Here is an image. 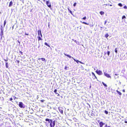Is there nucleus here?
Wrapping results in <instances>:
<instances>
[{"mask_svg": "<svg viewBox=\"0 0 127 127\" xmlns=\"http://www.w3.org/2000/svg\"><path fill=\"white\" fill-rule=\"evenodd\" d=\"M9 99L10 101H12L13 100V99L12 97L10 98Z\"/></svg>", "mask_w": 127, "mask_h": 127, "instance_id": "obj_36", "label": "nucleus"}, {"mask_svg": "<svg viewBox=\"0 0 127 127\" xmlns=\"http://www.w3.org/2000/svg\"><path fill=\"white\" fill-rule=\"evenodd\" d=\"M44 44L49 47H50V45H48L46 42Z\"/></svg>", "mask_w": 127, "mask_h": 127, "instance_id": "obj_20", "label": "nucleus"}, {"mask_svg": "<svg viewBox=\"0 0 127 127\" xmlns=\"http://www.w3.org/2000/svg\"><path fill=\"white\" fill-rule=\"evenodd\" d=\"M107 5V4H106V5Z\"/></svg>", "mask_w": 127, "mask_h": 127, "instance_id": "obj_53", "label": "nucleus"}, {"mask_svg": "<svg viewBox=\"0 0 127 127\" xmlns=\"http://www.w3.org/2000/svg\"><path fill=\"white\" fill-rule=\"evenodd\" d=\"M18 42L19 43H20V42H19V41H18Z\"/></svg>", "mask_w": 127, "mask_h": 127, "instance_id": "obj_51", "label": "nucleus"}, {"mask_svg": "<svg viewBox=\"0 0 127 127\" xmlns=\"http://www.w3.org/2000/svg\"><path fill=\"white\" fill-rule=\"evenodd\" d=\"M122 91L123 92H125V90L124 89L122 90Z\"/></svg>", "mask_w": 127, "mask_h": 127, "instance_id": "obj_44", "label": "nucleus"}, {"mask_svg": "<svg viewBox=\"0 0 127 127\" xmlns=\"http://www.w3.org/2000/svg\"><path fill=\"white\" fill-rule=\"evenodd\" d=\"M23 104L22 102H19V106L21 108H24V107H23Z\"/></svg>", "mask_w": 127, "mask_h": 127, "instance_id": "obj_5", "label": "nucleus"}, {"mask_svg": "<svg viewBox=\"0 0 127 127\" xmlns=\"http://www.w3.org/2000/svg\"><path fill=\"white\" fill-rule=\"evenodd\" d=\"M1 93L0 92V94Z\"/></svg>", "mask_w": 127, "mask_h": 127, "instance_id": "obj_55", "label": "nucleus"}, {"mask_svg": "<svg viewBox=\"0 0 127 127\" xmlns=\"http://www.w3.org/2000/svg\"><path fill=\"white\" fill-rule=\"evenodd\" d=\"M3 31L2 29L1 30V33H0V35L1 36V38H0V39L2 40V37H3Z\"/></svg>", "mask_w": 127, "mask_h": 127, "instance_id": "obj_6", "label": "nucleus"}, {"mask_svg": "<svg viewBox=\"0 0 127 127\" xmlns=\"http://www.w3.org/2000/svg\"><path fill=\"white\" fill-rule=\"evenodd\" d=\"M102 84L105 86V87H107V86L106 84H105L103 82H102Z\"/></svg>", "mask_w": 127, "mask_h": 127, "instance_id": "obj_23", "label": "nucleus"}, {"mask_svg": "<svg viewBox=\"0 0 127 127\" xmlns=\"http://www.w3.org/2000/svg\"><path fill=\"white\" fill-rule=\"evenodd\" d=\"M38 32V36H40H40H41V37H42V35L41 33V31L40 30H38L37 31Z\"/></svg>", "mask_w": 127, "mask_h": 127, "instance_id": "obj_7", "label": "nucleus"}, {"mask_svg": "<svg viewBox=\"0 0 127 127\" xmlns=\"http://www.w3.org/2000/svg\"><path fill=\"white\" fill-rule=\"evenodd\" d=\"M19 53H20L21 54V55H23V52H21V51H20L19 52Z\"/></svg>", "mask_w": 127, "mask_h": 127, "instance_id": "obj_37", "label": "nucleus"}, {"mask_svg": "<svg viewBox=\"0 0 127 127\" xmlns=\"http://www.w3.org/2000/svg\"><path fill=\"white\" fill-rule=\"evenodd\" d=\"M13 97L14 100H15V99L16 98V97L15 96H13Z\"/></svg>", "mask_w": 127, "mask_h": 127, "instance_id": "obj_34", "label": "nucleus"}, {"mask_svg": "<svg viewBox=\"0 0 127 127\" xmlns=\"http://www.w3.org/2000/svg\"><path fill=\"white\" fill-rule=\"evenodd\" d=\"M118 5L120 7H122L123 6L122 4L121 3H118Z\"/></svg>", "mask_w": 127, "mask_h": 127, "instance_id": "obj_24", "label": "nucleus"}, {"mask_svg": "<svg viewBox=\"0 0 127 127\" xmlns=\"http://www.w3.org/2000/svg\"><path fill=\"white\" fill-rule=\"evenodd\" d=\"M74 60L75 62H76L77 63H78V62H79L81 64H83V63L81 62V61H79L78 60H76L74 59H73Z\"/></svg>", "mask_w": 127, "mask_h": 127, "instance_id": "obj_13", "label": "nucleus"}, {"mask_svg": "<svg viewBox=\"0 0 127 127\" xmlns=\"http://www.w3.org/2000/svg\"><path fill=\"white\" fill-rule=\"evenodd\" d=\"M55 121L52 122V120L50 123V127H54L55 125Z\"/></svg>", "mask_w": 127, "mask_h": 127, "instance_id": "obj_2", "label": "nucleus"}, {"mask_svg": "<svg viewBox=\"0 0 127 127\" xmlns=\"http://www.w3.org/2000/svg\"><path fill=\"white\" fill-rule=\"evenodd\" d=\"M104 127H108V126H107V124H106V125H105V126Z\"/></svg>", "mask_w": 127, "mask_h": 127, "instance_id": "obj_43", "label": "nucleus"}, {"mask_svg": "<svg viewBox=\"0 0 127 127\" xmlns=\"http://www.w3.org/2000/svg\"><path fill=\"white\" fill-rule=\"evenodd\" d=\"M86 18V16H85L84 17H83V18H82V19H83L84 20H85Z\"/></svg>", "mask_w": 127, "mask_h": 127, "instance_id": "obj_31", "label": "nucleus"}, {"mask_svg": "<svg viewBox=\"0 0 127 127\" xmlns=\"http://www.w3.org/2000/svg\"><path fill=\"white\" fill-rule=\"evenodd\" d=\"M115 75H117V74H115Z\"/></svg>", "mask_w": 127, "mask_h": 127, "instance_id": "obj_50", "label": "nucleus"}, {"mask_svg": "<svg viewBox=\"0 0 127 127\" xmlns=\"http://www.w3.org/2000/svg\"><path fill=\"white\" fill-rule=\"evenodd\" d=\"M124 8L125 9H127V7L126 6H124Z\"/></svg>", "mask_w": 127, "mask_h": 127, "instance_id": "obj_35", "label": "nucleus"}, {"mask_svg": "<svg viewBox=\"0 0 127 127\" xmlns=\"http://www.w3.org/2000/svg\"><path fill=\"white\" fill-rule=\"evenodd\" d=\"M76 3H74V4H73V6H75L76 5Z\"/></svg>", "mask_w": 127, "mask_h": 127, "instance_id": "obj_33", "label": "nucleus"}, {"mask_svg": "<svg viewBox=\"0 0 127 127\" xmlns=\"http://www.w3.org/2000/svg\"><path fill=\"white\" fill-rule=\"evenodd\" d=\"M95 72L98 74L99 75H100L102 74V72L100 70H97L95 71Z\"/></svg>", "mask_w": 127, "mask_h": 127, "instance_id": "obj_4", "label": "nucleus"}, {"mask_svg": "<svg viewBox=\"0 0 127 127\" xmlns=\"http://www.w3.org/2000/svg\"><path fill=\"white\" fill-rule=\"evenodd\" d=\"M6 67V68H8V64L7 62H6L5 64Z\"/></svg>", "mask_w": 127, "mask_h": 127, "instance_id": "obj_22", "label": "nucleus"}, {"mask_svg": "<svg viewBox=\"0 0 127 127\" xmlns=\"http://www.w3.org/2000/svg\"><path fill=\"white\" fill-rule=\"evenodd\" d=\"M46 4L47 6L50 8H51L52 6L51 2L49 0L47 1L46 2Z\"/></svg>", "mask_w": 127, "mask_h": 127, "instance_id": "obj_1", "label": "nucleus"}, {"mask_svg": "<svg viewBox=\"0 0 127 127\" xmlns=\"http://www.w3.org/2000/svg\"><path fill=\"white\" fill-rule=\"evenodd\" d=\"M125 123H127V121H126V120H125Z\"/></svg>", "mask_w": 127, "mask_h": 127, "instance_id": "obj_41", "label": "nucleus"}, {"mask_svg": "<svg viewBox=\"0 0 127 127\" xmlns=\"http://www.w3.org/2000/svg\"><path fill=\"white\" fill-rule=\"evenodd\" d=\"M6 24V21L5 20L4 21V24H3L4 27V26Z\"/></svg>", "mask_w": 127, "mask_h": 127, "instance_id": "obj_27", "label": "nucleus"}, {"mask_svg": "<svg viewBox=\"0 0 127 127\" xmlns=\"http://www.w3.org/2000/svg\"><path fill=\"white\" fill-rule=\"evenodd\" d=\"M17 63H19L20 61L19 60H17Z\"/></svg>", "mask_w": 127, "mask_h": 127, "instance_id": "obj_40", "label": "nucleus"}, {"mask_svg": "<svg viewBox=\"0 0 127 127\" xmlns=\"http://www.w3.org/2000/svg\"><path fill=\"white\" fill-rule=\"evenodd\" d=\"M41 59L42 61H44L45 60V59L43 58H41Z\"/></svg>", "mask_w": 127, "mask_h": 127, "instance_id": "obj_26", "label": "nucleus"}, {"mask_svg": "<svg viewBox=\"0 0 127 127\" xmlns=\"http://www.w3.org/2000/svg\"><path fill=\"white\" fill-rule=\"evenodd\" d=\"M44 101V100H40V101L41 102H43Z\"/></svg>", "mask_w": 127, "mask_h": 127, "instance_id": "obj_38", "label": "nucleus"}, {"mask_svg": "<svg viewBox=\"0 0 127 127\" xmlns=\"http://www.w3.org/2000/svg\"><path fill=\"white\" fill-rule=\"evenodd\" d=\"M104 75L107 78H111V76L109 75V74H108L105 72L104 73Z\"/></svg>", "mask_w": 127, "mask_h": 127, "instance_id": "obj_8", "label": "nucleus"}, {"mask_svg": "<svg viewBox=\"0 0 127 127\" xmlns=\"http://www.w3.org/2000/svg\"><path fill=\"white\" fill-rule=\"evenodd\" d=\"M57 90L56 89H55L54 91V93H55V94H58V93H57Z\"/></svg>", "mask_w": 127, "mask_h": 127, "instance_id": "obj_25", "label": "nucleus"}, {"mask_svg": "<svg viewBox=\"0 0 127 127\" xmlns=\"http://www.w3.org/2000/svg\"><path fill=\"white\" fill-rule=\"evenodd\" d=\"M106 52H105L104 53V55H106Z\"/></svg>", "mask_w": 127, "mask_h": 127, "instance_id": "obj_49", "label": "nucleus"}, {"mask_svg": "<svg viewBox=\"0 0 127 127\" xmlns=\"http://www.w3.org/2000/svg\"><path fill=\"white\" fill-rule=\"evenodd\" d=\"M42 37H41V36H38V41H39L40 40H42V38H41Z\"/></svg>", "mask_w": 127, "mask_h": 127, "instance_id": "obj_14", "label": "nucleus"}, {"mask_svg": "<svg viewBox=\"0 0 127 127\" xmlns=\"http://www.w3.org/2000/svg\"><path fill=\"white\" fill-rule=\"evenodd\" d=\"M116 92L119 95H122V93L118 91V90H117Z\"/></svg>", "mask_w": 127, "mask_h": 127, "instance_id": "obj_18", "label": "nucleus"}, {"mask_svg": "<svg viewBox=\"0 0 127 127\" xmlns=\"http://www.w3.org/2000/svg\"><path fill=\"white\" fill-rule=\"evenodd\" d=\"M67 69V66H65V69Z\"/></svg>", "mask_w": 127, "mask_h": 127, "instance_id": "obj_46", "label": "nucleus"}, {"mask_svg": "<svg viewBox=\"0 0 127 127\" xmlns=\"http://www.w3.org/2000/svg\"><path fill=\"white\" fill-rule=\"evenodd\" d=\"M4 61H7V59H6V60H4Z\"/></svg>", "mask_w": 127, "mask_h": 127, "instance_id": "obj_48", "label": "nucleus"}, {"mask_svg": "<svg viewBox=\"0 0 127 127\" xmlns=\"http://www.w3.org/2000/svg\"><path fill=\"white\" fill-rule=\"evenodd\" d=\"M64 54L65 56L68 57L69 58H71V56H70L69 55H68L66 54L65 53H64Z\"/></svg>", "mask_w": 127, "mask_h": 127, "instance_id": "obj_17", "label": "nucleus"}, {"mask_svg": "<svg viewBox=\"0 0 127 127\" xmlns=\"http://www.w3.org/2000/svg\"><path fill=\"white\" fill-rule=\"evenodd\" d=\"M100 13L101 15H103L104 13V12L102 11H101L100 12Z\"/></svg>", "mask_w": 127, "mask_h": 127, "instance_id": "obj_19", "label": "nucleus"}, {"mask_svg": "<svg viewBox=\"0 0 127 127\" xmlns=\"http://www.w3.org/2000/svg\"><path fill=\"white\" fill-rule=\"evenodd\" d=\"M25 34L26 35H29V34H28V33H25Z\"/></svg>", "mask_w": 127, "mask_h": 127, "instance_id": "obj_42", "label": "nucleus"}, {"mask_svg": "<svg viewBox=\"0 0 127 127\" xmlns=\"http://www.w3.org/2000/svg\"><path fill=\"white\" fill-rule=\"evenodd\" d=\"M99 120H98L97 122L98 123H99V125L100 127H102L103 125L105 124L104 123H103L102 122H100Z\"/></svg>", "mask_w": 127, "mask_h": 127, "instance_id": "obj_3", "label": "nucleus"}, {"mask_svg": "<svg viewBox=\"0 0 127 127\" xmlns=\"http://www.w3.org/2000/svg\"><path fill=\"white\" fill-rule=\"evenodd\" d=\"M62 108H60V107H58V109L60 113L62 114H63V110L62 109Z\"/></svg>", "mask_w": 127, "mask_h": 127, "instance_id": "obj_10", "label": "nucleus"}, {"mask_svg": "<svg viewBox=\"0 0 127 127\" xmlns=\"http://www.w3.org/2000/svg\"><path fill=\"white\" fill-rule=\"evenodd\" d=\"M108 127H110V126H108Z\"/></svg>", "mask_w": 127, "mask_h": 127, "instance_id": "obj_52", "label": "nucleus"}, {"mask_svg": "<svg viewBox=\"0 0 127 127\" xmlns=\"http://www.w3.org/2000/svg\"><path fill=\"white\" fill-rule=\"evenodd\" d=\"M45 120L46 121H48V123H50L52 120L51 119H49L47 118Z\"/></svg>", "mask_w": 127, "mask_h": 127, "instance_id": "obj_12", "label": "nucleus"}, {"mask_svg": "<svg viewBox=\"0 0 127 127\" xmlns=\"http://www.w3.org/2000/svg\"><path fill=\"white\" fill-rule=\"evenodd\" d=\"M92 74L93 75V77H94V79H97V78L95 76V75L94 73L93 72H92Z\"/></svg>", "mask_w": 127, "mask_h": 127, "instance_id": "obj_11", "label": "nucleus"}, {"mask_svg": "<svg viewBox=\"0 0 127 127\" xmlns=\"http://www.w3.org/2000/svg\"><path fill=\"white\" fill-rule=\"evenodd\" d=\"M117 48H115V51L116 53H117Z\"/></svg>", "mask_w": 127, "mask_h": 127, "instance_id": "obj_32", "label": "nucleus"}, {"mask_svg": "<svg viewBox=\"0 0 127 127\" xmlns=\"http://www.w3.org/2000/svg\"><path fill=\"white\" fill-rule=\"evenodd\" d=\"M107 21L106 20L105 21V22H104V25H105V24H106V23L107 22Z\"/></svg>", "mask_w": 127, "mask_h": 127, "instance_id": "obj_39", "label": "nucleus"}, {"mask_svg": "<svg viewBox=\"0 0 127 127\" xmlns=\"http://www.w3.org/2000/svg\"><path fill=\"white\" fill-rule=\"evenodd\" d=\"M82 23L83 24H84L86 25H89L90 27H92L94 25L93 24H90L89 23H87L85 22H82Z\"/></svg>", "mask_w": 127, "mask_h": 127, "instance_id": "obj_9", "label": "nucleus"}, {"mask_svg": "<svg viewBox=\"0 0 127 127\" xmlns=\"http://www.w3.org/2000/svg\"><path fill=\"white\" fill-rule=\"evenodd\" d=\"M109 36V35L108 34V33H107L105 35V36L106 38H107V37Z\"/></svg>", "mask_w": 127, "mask_h": 127, "instance_id": "obj_21", "label": "nucleus"}, {"mask_svg": "<svg viewBox=\"0 0 127 127\" xmlns=\"http://www.w3.org/2000/svg\"><path fill=\"white\" fill-rule=\"evenodd\" d=\"M110 52L109 51H108L107 52V54L108 56H109L110 54Z\"/></svg>", "mask_w": 127, "mask_h": 127, "instance_id": "obj_29", "label": "nucleus"}, {"mask_svg": "<svg viewBox=\"0 0 127 127\" xmlns=\"http://www.w3.org/2000/svg\"><path fill=\"white\" fill-rule=\"evenodd\" d=\"M126 18V17L124 15L122 17V19H124Z\"/></svg>", "mask_w": 127, "mask_h": 127, "instance_id": "obj_28", "label": "nucleus"}, {"mask_svg": "<svg viewBox=\"0 0 127 127\" xmlns=\"http://www.w3.org/2000/svg\"><path fill=\"white\" fill-rule=\"evenodd\" d=\"M12 4H13L12 2V1H10L9 3V7L11 6L12 5Z\"/></svg>", "mask_w": 127, "mask_h": 127, "instance_id": "obj_15", "label": "nucleus"}, {"mask_svg": "<svg viewBox=\"0 0 127 127\" xmlns=\"http://www.w3.org/2000/svg\"><path fill=\"white\" fill-rule=\"evenodd\" d=\"M57 94V96H60V94H59L58 93V94Z\"/></svg>", "mask_w": 127, "mask_h": 127, "instance_id": "obj_47", "label": "nucleus"}, {"mask_svg": "<svg viewBox=\"0 0 127 127\" xmlns=\"http://www.w3.org/2000/svg\"><path fill=\"white\" fill-rule=\"evenodd\" d=\"M109 5V6H112V4H110V5H109V4H108V5Z\"/></svg>", "mask_w": 127, "mask_h": 127, "instance_id": "obj_45", "label": "nucleus"}, {"mask_svg": "<svg viewBox=\"0 0 127 127\" xmlns=\"http://www.w3.org/2000/svg\"><path fill=\"white\" fill-rule=\"evenodd\" d=\"M67 9L68 10V11L72 15H73V13L72 12V11L70 10L69 9V8L68 7L67 8Z\"/></svg>", "mask_w": 127, "mask_h": 127, "instance_id": "obj_16", "label": "nucleus"}, {"mask_svg": "<svg viewBox=\"0 0 127 127\" xmlns=\"http://www.w3.org/2000/svg\"><path fill=\"white\" fill-rule=\"evenodd\" d=\"M104 112L105 113L107 114H108V112L106 110H105Z\"/></svg>", "mask_w": 127, "mask_h": 127, "instance_id": "obj_30", "label": "nucleus"}, {"mask_svg": "<svg viewBox=\"0 0 127 127\" xmlns=\"http://www.w3.org/2000/svg\"><path fill=\"white\" fill-rule=\"evenodd\" d=\"M40 59V58H39V59Z\"/></svg>", "mask_w": 127, "mask_h": 127, "instance_id": "obj_54", "label": "nucleus"}]
</instances>
